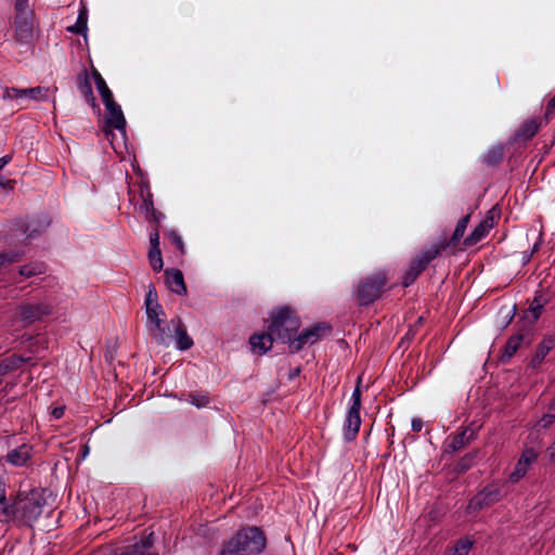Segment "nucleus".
<instances>
[{"label":"nucleus","mask_w":555,"mask_h":555,"mask_svg":"<svg viewBox=\"0 0 555 555\" xmlns=\"http://www.w3.org/2000/svg\"><path fill=\"white\" fill-rule=\"evenodd\" d=\"M266 544L267 539L260 528L247 527L223 542L220 555H258L263 552Z\"/></svg>","instance_id":"1"},{"label":"nucleus","mask_w":555,"mask_h":555,"mask_svg":"<svg viewBox=\"0 0 555 555\" xmlns=\"http://www.w3.org/2000/svg\"><path fill=\"white\" fill-rule=\"evenodd\" d=\"M47 501L43 491L33 489L29 492H18L12 501V509L14 516L11 521L23 526L31 527L33 524L41 516Z\"/></svg>","instance_id":"2"},{"label":"nucleus","mask_w":555,"mask_h":555,"mask_svg":"<svg viewBox=\"0 0 555 555\" xmlns=\"http://www.w3.org/2000/svg\"><path fill=\"white\" fill-rule=\"evenodd\" d=\"M269 321V330L275 334L276 340L287 344L291 349L293 336L301 326V320L296 309L288 305L280 306L271 311Z\"/></svg>","instance_id":"3"},{"label":"nucleus","mask_w":555,"mask_h":555,"mask_svg":"<svg viewBox=\"0 0 555 555\" xmlns=\"http://www.w3.org/2000/svg\"><path fill=\"white\" fill-rule=\"evenodd\" d=\"M389 278L386 271H376L359 280L352 296L359 307H369L386 291Z\"/></svg>","instance_id":"4"},{"label":"nucleus","mask_w":555,"mask_h":555,"mask_svg":"<svg viewBox=\"0 0 555 555\" xmlns=\"http://www.w3.org/2000/svg\"><path fill=\"white\" fill-rule=\"evenodd\" d=\"M14 10L13 38L18 44H28L34 39L35 13L29 9L28 3H15Z\"/></svg>","instance_id":"5"},{"label":"nucleus","mask_w":555,"mask_h":555,"mask_svg":"<svg viewBox=\"0 0 555 555\" xmlns=\"http://www.w3.org/2000/svg\"><path fill=\"white\" fill-rule=\"evenodd\" d=\"M440 256L441 253L439 248L434 244L429 248L422 250L414 259L411 260L406 272L402 276V286L409 287L412 285L422 272L427 269L429 263Z\"/></svg>","instance_id":"6"},{"label":"nucleus","mask_w":555,"mask_h":555,"mask_svg":"<svg viewBox=\"0 0 555 555\" xmlns=\"http://www.w3.org/2000/svg\"><path fill=\"white\" fill-rule=\"evenodd\" d=\"M333 331V327L327 322H317L312 326L302 330L293 341H291V352H299L305 345H313L320 339L328 336Z\"/></svg>","instance_id":"7"},{"label":"nucleus","mask_w":555,"mask_h":555,"mask_svg":"<svg viewBox=\"0 0 555 555\" xmlns=\"http://www.w3.org/2000/svg\"><path fill=\"white\" fill-rule=\"evenodd\" d=\"M501 215L500 208L498 206L492 207L488 210L486 217L474 228L469 235H467L462 244L464 248H469L478 244L482 238H485L489 231L494 227L495 219H499Z\"/></svg>","instance_id":"8"},{"label":"nucleus","mask_w":555,"mask_h":555,"mask_svg":"<svg viewBox=\"0 0 555 555\" xmlns=\"http://www.w3.org/2000/svg\"><path fill=\"white\" fill-rule=\"evenodd\" d=\"M501 488L495 483L487 485L481 491L475 494L468 502V512H478L489 508L502 500Z\"/></svg>","instance_id":"9"},{"label":"nucleus","mask_w":555,"mask_h":555,"mask_svg":"<svg viewBox=\"0 0 555 555\" xmlns=\"http://www.w3.org/2000/svg\"><path fill=\"white\" fill-rule=\"evenodd\" d=\"M53 307L48 302H26L18 307L20 320L24 326H29L35 322L52 314Z\"/></svg>","instance_id":"10"},{"label":"nucleus","mask_w":555,"mask_h":555,"mask_svg":"<svg viewBox=\"0 0 555 555\" xmlns=\"http://www.w3.org/2000/svg\"><path fill=\"white\" fill-rule=\"evenodd\" d=\"M470 217H472V211L466 214L464 217H462L457 221L456 227L453 231V234L451 235L450 238H443L434 244L436 247L439 248L441 254H442V251H444L447 249H451L452 253H454L456 250L457 246L460 245V243L465 234L466 228L470 221Z\"/></svg>","instance_id":"11"},{"label":"nucleus","mask_w":555,"mask_h":555,"mask_svg":"<svg viewBox=\"0 0 555 555\" xmlns=\"http://www.w3.org/2000/svg\"><path fill=\"white\" fill-rule=\"evenodd\" d=\"M543 121V118H528L524 120L509 138L508 143L511 145L515 143H527L537 134Z\"/></svg>","instance_id":"12"},{"label":"nucleus","mask_w":555,"mask_h":555,"mask_svg":"<svg viewBox=\"0 0 555 555\" xmlns=\"http://www.w3.org/2000/svg\"><path fill=\"white\" fill-rule=\"evenodd\" d=\"M49 89L44 87H34V88H27V89H18L14 87H5L3 89L2 98L4 100H14V99H21L23 96H26L30 100H47L48 98Z\"/></svg>","instance_id":"13"},{"label":"nucleus","mask_w":555,"mask_h":555,"mask_svg":"<svg viewBox=\"0 0 555 555\" xmlns=\"http://www.w3.org/2000/svg\"><path fill=\"white\" fill-rule=\"evenodd\" d=\"M141 197L142 204L140 205V210L145 214V218L149 222L160 227V222L165 216L154 207L153 194L147 185L141 189Z\"/></svg>","instance_id":"14"},{"label":"nucleus","mask_w":555,"mask_h":555,"mask_svg":"<svg viewBox=\"0 0 555 555\" xmlns=\"http://www.w3.org/2000/svg\"><path fill=\"white\" fill-rule=\"evenodd\" d=\"M104 105L106 108V127L124 131L126 129V119L120 106L115 102V100H112Z\"/></svg>","instance_id":"15"},{"label":"nucleus","mask_w":555,"mask_h":555,"mask_svg":"<svg viewBox=\"0 0 555 555\" xmlns=\"http://www.w3.org/2000/svg\"><path fill=\"white\" fill-rule=\"evenodd\" d=\"M76 81L78 90L81 92L87 103H89L90 106L100 114L101 109L93 94L90 75L86 68L77 75Z\"/></svg>","instance_id":"16"},{"label":"nucleus","mask_w":555,"mask_h":555,"mask_svg":"<svg viewBox=\"0 0 555 555\" xmlns=\"http://www.w3.org/2000/svg\"><path fill=\"white\" fill-rule=\"evenodd\" d=\"M167 287L177 295L185 296L188 294L183 273L180 269H166L164 272Z\"/></svg>","instance_id":"17"},{"label":"nucleus","mask_w":555,"mask_h":555,"mask_svg":"<svg viewBox=\"0 0 555 555\" xmlns=\"http://www.w3.org/2000/svg\"><path fill=\"white\" fill-rule=\"evenodd\" d=\"M33 459V446L23 443L5 455V461L13 466H26Z\"/></svg>","instance_id":"18"},{"label":"nucleus","mask_w":555,"mask_h":555,"mask_svg":"<svg viewBox=\"0 0 555 555\" xmlns=\"http://www.w3.org/2000/svg\"><path fill=\"white\" fill-rule=\"evenodd\" d=\"M361 426L360 410L348 409L344 423V439L347 442L353 441Z\"/></svg>","instance_id":"19"},{"label":"nucleus","mask_w":555,"mask_h":555,"mask_svg":"<svg viewBox=\"0 0 555 555\" xmlns=\"http://www.w3.org/2000/svg\"><path fill=\"white\" fill-rule=\"evenodd\" d=\"M274 340H276L275 334H273L269 328L267 332L255 333L249 337V344L253 351L260 356L264 354L272 348Z\"/></svg>","instance_id":"20"},{"label":"nucleus","mask_w":555,"mask_h":555,"mask_svg":"<svg viewBox=\"0 0 555 555\" xmlns=\"http://www.w3.org/2000/svg\"><path fill=\"white\" fill-rule=\"evenodd\" d=\"M47 227L48 223L43 224L36 219L20 218L14 221L12 229L14 231L21 232L22 234H25L26 238H31L35 235L41 233Z\"/></svg>","instance_id":"21"},{"label":"nucleus","mask_w":555,"mask_h":555,"mask_svg":"<svg viewBox=\"0 0 555 555\" xmlns=\"http://www.w3.org/2000/svg\"><path fill=\"white\" fill-rule=\"evenodd\" d=\"M147 330L151 337L156 341V344L168 346L169 343L171 341L172 335L170 333V328L163 319L152 324H147Z\"/></svg>","instance_id":"22"},{"label":"nucleus","mask_w":555,"mask_h":555,"mask_svg":"<svg viewBox=\"0 0 555 555\" xmlns=\"http://www.w3.org/2000/svg\"><path fill=\"white\" fill-rule=\"evenodd\" d=\"M476 438V430L472 426L465 427L461 433L453 436L448 444V452H457Z\"/></svg>","instance_id":"23"},{"label":"nucleus","mask_w":555,"mask_h":555,"mask_svg":"<svg viewBox=\"0 0 555 555\" xmlns=\"http://www.w3.org/2000/svg\"><path fill=\"white\" fill-rule=\"evenodd\" d=\"M33 358L30 357H23L18 354H11L3 360L0 361V380L2 382V378L13 372L20 369L25 363H30Z\"/></svg>","instance_id":"24"},{"label":"nucleus","mask_w":555,"mask_h":555,"mask_svg":"<svg viewBox=\"0 0 555 555\" xmlns=\"http://www.w3.org/2000/svg\"><path fill=\"white\" fill-rule=\"evenodd\" d=\"M33 358L30 357H23L18 354H11L3 360L0 361V380L2 382V378L13 372L20 369L25 363H30Z\"/></svg>","instance_id":"25"},{"label":"nucleus","mask_w":555,"mask_h":555,"mask_svg":"<svg viewBox=\"0 0 555 555\" xmlns=\"http://www.w3.org/2000/svg\"><path fill=\"white\" fill-rule=\"evenodd\" d=\"M173 326L177 338V347L179 350H189L193 346V339L188 335L185 325L179 317L170 321Z\"/></svg>","instance_id":"26"},{"label":"nucleus","mask_w":555,"mask_h":555,"mask_svg":"<svg viewBox=\"0 0 555 555\" xmlns=\"http://www.w3.org/2000/svg\"><path fill=\"white\" fill-rule=\"evenodd\" d=\"M14 498L7 496V483L0 479V521L10 522V519L14 516L12 509V501Z\"/></svg>","instance_id":"27"},{"label":"nucleus","mask_w":555,"mask_h":555,"mask_svg":"<svg viewBox=\"0 0 555 555\" xmlns=\"http://www.w3.org/2000/svg\"><path fill=\"white\" fill-rule=\"evenodd\" d=\"M555 346V338L554 337H546L544 338L537 347L535 353L533 358L530 361V365L532 367L539 366L545 357L548 354V352L554 348Z\"/></svg>","instance_id":"28"},{"label":"nucleus","mask_w":555,"mask_h":555,"mask_svg":"<svg viewBox=\"0 0 555 555\" xmlns=\"http://www.w3.org/2000/svg\"><path fill=\"white\" fill-rule=\"evenodd\" d=\"M525 335L521 333H518L516 335L511 336L505 346L504 351L501 356V362L507 363L514 354L517 352L518 348L520 347L521 341L524 340Z\"/></svg>","instance_id":"29"},{"label":"nucleus","mask_w":555,"mask_h":555,"mask_svg":"<svg viewBox=\"0 0 555 555\" xmlns=\"http://www.w3.org/2000/svg\"><path fill=\"white\" fill-rule=\"evenodd\" d=\"M547 302H548V299L542 295V292L537 291L532 301L530 302L529 309H528V312H530L531 317H532V321H531L532 324H534L540 319L543 308L545 307V305Z\"/></svg>","instance_id":"30"},{"label":"nucleus","mask_w":555,"mask_h":555,"mask_svg":"<svg viewBox=\"0 0 555 555\" xmlns=\"http://www.w3.org/2000/svg\"><path fill=\"white\" fill-rule=\"evenodd\" d=\"M504 158V145L499 144L488 150L483 156V164L488 167L498 166Z\"/></svg>","instance_id":"31"},{"label":"nucleus","mask_w":555,"mask_h":555,"mask_svg":"<svg viewBox=\"0 0 555 555\" xmlns=\"http://www.w3.org/2000/svg\"><path fill=\"white\" fill-rule=\"evenodd\" d=\"M87 21H88V11L85 7H82L79 10V14L77 17V21L74 25L68 26L66 28L67 31L77 34V35H83L86 36L87 33Z\"/></svg>","instance_id":"32"},{"label":"nucleus","mask_w":555,"mask_h":555,"mask_svg":"<svg viewBox=\"0 0 555 555\" xmlns=\"http://www.w3.org/2000/svg\"><path fill=\"white\" fill-rule=\"evenodd\" d=\"M478 453L479 452L477 450H475V451H472V452L465 454L463 457H461L459 460V462L455 465L454 470L457 474H463V473L467 472L468 469H470L476 464Z\"/></svg>","instance_id":"33"},{"label":"nucleus","mask_w":555,"mask_h":555,"mask_svg":"<svg viewBox=\"0 0 555 555\" xmlns=\"http://www.w3.org/2000/svg\"><path fill=\"white\" fill-rule=\"evenodd\" d=\"M47 266L41 261L30 262L20 268V274L25 278L43 274Z\"/></svg>","instance_id":"34"},{"label":"nucleus","mask_w":555,"mask_h":555,"mask_svg":"<svg viewBox=\"0 0 555 555\" xmlns=\"http://www.w3.org/2000/svg\"><path fill=\"white\" fill-rule=\"evenodd\" d=\"M145 309L156 308L158 311H162V305L158 302V295L156 287L153 283H150L147 286V293L145 295Z\"/></svg>","instance_id":"35"},{"label":"nucleus","mask_w":555,"mask_h":555,"mask_svg":"<svg viewBox=\"0 0 555 555\" xmlns=\"http://www.w3.org/2000/svg\"><path fill=\"white\" fill-rule=\"evenodd\" d=\"M537 459H538V453L532 448H527L522 451L516 465L528 470L529 466L533 462H535Z\"/></svg>","instance_id":"36"},{"label":"nucleus","mask_w":555,"mask_h":555,"mask_svg":"<svg viewBox=\"0 0 555 555\" xmlns=\"http://www.w3.org/2000/svg\"><path fill=\"white\" fill-rule=\"evenodd\" d=\"M186 397V400L196 408H204L210 402L209 396L206 392H189Z\"/></svg>","instance_id":"37"},{"label":"nucleus","mask_w":555,"mask_h":555,"mask_svg":"<svg viewBox=\"0 0 555 555\" xmlns=\"http://www.w3.org/2000/svg\"><path fill=\"white\" fill-rule=\"evenodd\" d=\"M150 264L155 272H159L163 269L164 262L162 258L160 249H151L147 254Z\"/></svg>","instance_id":"38"},{"label":"nucleus","mask_w":555,"mask_h":555,"mask_svg":"<svg viewBox=\"0 0 555 555\" xmlns=\"http://www.w3.org/2000/svg\"><path fill=\"white\" fill-rule=\"evenodd\" d=\"M425 319L424 317H418L417 320L413 325H410L408 332L405 333L404 337L401 340V344L410 343L414 339L416 333L418 332L420 327L424 325Z\"/></svg>","instance_id":"39"},{"label":"nucleus","mask_w":555,"mask_h":555,"mask_svg":"<svg viewBox=\"0 0 555 555\" xmlns=\"http://www.w3.org/2000/svg\"><path fill=\"white\" fill-rule=\"evenodd\" d=\"M472 546L473 541H470L468 538H463L455 543L453 552H455V555H468Z\"/></svg>","instance_id":"40"},{"label":"nucleus","mask_w":555,"mask_h":555,"mask_svg":"<svg viewBox=\"0 0 555 555\" xmlns=\"http://www.w3.org/2000/svg\"><path fill=\"white\" fill-rule=\"evenodd\" d=\"M24 255V251L0 253V267H2L4 263L17 262L23 258Z\"/></svg>","instance_id":"41"},{"label":"nucleus","mask_w":555,"mask_h":555,"mask_svg":"<svg viewBox=\"0 0 555 555\" xmlns=\"http://www.w3.org/2000/svg\"><path fill=\"white\" fill-rule=\"evenodd\" d=\"M361 382H362V378L361 376L358 377V380H357V385L354 387V390L352 392V403L350 405L349 409H356V410H360L361 409V397H362V392H361Z\"/></svg>","instance_id":"42"},{"label":"nucleus","mask_w":555,"mask_h":555,"mask_svg":"<svg viewBox=\"0 0 555 555\" xmlns=\"http://www.w3.org/2000/svg\"><path fill=\"white\" fill-rule=\"evenodd\" d=\"M167 236L169 241L178 248L181 255L185 254V247L182 241V237L175 230H170L167 232Z\"/></svg>","instance_id":"43"},{"label":"nucleus","mask_w":555,"mask_h":555,"mask_svg":"<svg viewBox=\"0 0 555 555\" xmlns=\"http://www.w3.org/2000/svg\"><path fill=\"white\" fill-rule=\"evenodd\" d=\"M96 89H98L104 104L114 100L113 93L109 90V88L107 87L106 82L100 83V86H98Z\"/></svg>","instance_id":"44"},{"label":"nucleus","mask_w":555,"mask_h":555,"mask_svg":"<svg viewBox=\"0 0 555 555\" xmlns=\"http://www.w3.org/2000/svg\"><path fill=\"white\" fill-rule=\"evenodd\" d=\"M146 317H147V324H152L158 320H160L162 315H164V309L162 308V311H158L156 308H149L145 309Z\"/></svg>","instance_id":"45"},{"label":"nucleus","mask_w":555,"mask_h":555,"mask_svg":"<svg viewBox=\"0 0 555 555\" xmlns=\"http://www.w3.org/2000/svg\"><path fill=\"white\" fill-rule=\"evenodd\" d=\"M150 248L160 249L159 247V227L155 224L154 229L150 233Z\"/></svg>","instance_id":"46"},{"label":"nucleus","mask_w":555,"mask_h":555,"mask_svg":"<svg viewBox=\"0 0 555 555\" xmlns=\"http://www.w3.org/2000/svg\"><path fill=\"white\" fill-rule=\"evenodd\" d=\"M555 112V95L548 101L543 116L544 124H548Z\"/></svg>","instance_id":"47"},{"label":"nucleus","mask_w":555,"mask_h":555,"mask_svg":"<svg viewBox=\"0 0 555 555\" xmlns=\"http://www.w3.org/2000/svg\"><path fill=\"white\" fill-rule=\"evenodd\" d=\"M526 469L516 465L514 472L509 475V479L513 482H517L520 478H522L526 475Z\"/></svg>","instance_id":"48"},{"label":"nucleus","mask_w":555,"mask_h":555,"mask_svg":"<svg viewBox=\"0 0 555 555\" xmlns=\"http://www.w3.org/2000/svg\"><path fill=\"white\" fill-rule=\"evenodd\" d=\"M555 422V418H553L552 414L545 413L539 421V425H541L543 428H546L551 426Z\"/></svg>","instance_id":"49"},{"label":"nucleus","mask_w":555,"mask_h":555,"mask_svg":"<svg viewBox=\"0 0 555 555\" xmlns=\"http://www.w3.org/2000/svg\"><path fill=\"white\" fill-rule=\"evenodd\" d=\"M91 75L94 80L95 87L100 86V83H105L104 78L102 77V75L99 73V70L96 68L92 67Z\"/></svg>","instance_id":"50"},{"label":"nucleus","mask_w":555,"mask_h":555,"mask_svg":"<svg viewBox=\"0 0 555 555\" xmlns=\"http://www.w3.org/2000/svg\"><path fill=\"white\" fill-rule=\"evenodd\" d=\"M91 75L94 80L95 87L100 86V83H105L104 78L102 77V75L99 73V70L96 68L92 67Z\"/></svg>","instance_id":"51"},{"label":"nucleus","mask_w":555,"mask_h":555,"mask_svg":"<svg viewBox=\"0 0 555 555\" xmlns=\"http://www.w3.org/2000/svg\"><path fill=\"white\" fill-rule=\"evenodd\" d=\"M15 185V180L0 178V186L8 190H13Z\"/></svg>","instance_id":"52"},{"label":"nucleus","mask_w":555,"mask_h":555,"mask_svg":"<svg viewBox=\"0 0 555 555\" xmlns=\"http://www.w3.org/2000/svg\"><path fill=\"white\" fill-rule=\"evenodd\" d=\"M412 430L415 433H420L423 428V421L418 417L412 420L411 423Z\"/></svg>","instance_id":"53"},{"label":"nucleus","mask_w":555,"mask_h":555,"mask_svg":"<svg viewBox=\"0 0 555 555\" xmlns=\"http://www.w3.org/2000/svg\"><path fill=\"white\" fill-rule=\"evenodd\" d=\"M64 406H56L52 410V415L55 418H61L64 415Z\"/></svg>","instance_id":"54"},{"label":"nucleus","mask_w":555,"mask_h":555,"mask_svg":"<svg viewBox=\"0 0 555 555\" xmlns=\"http://www.w3.org/2000/svg\"><path fill=\"white\" fill-rule=\"evenodd\" d=\"M12 159L11 155H4L0 158V170L4 168Z\"/></svg>","instance_id":"55"},{"label":"nucleus","mask_w":555,"mask_h":555,"mask_svg":"<svg viewBox=\"0 0 555 555\" xmlns=\"http://www.w3.org/2000/svg\"><path fill=\"white\" fill-rule=\"evenodd\" d=\"M547 413L552 414L553 418H555V396H554V399L552 400V402L548 405Z\"/></svg>","instance_id":"56"},{"label":"nucleus","mask_w":555,"mask_h":555,"mask_svg":"<svg viewBox=\"0 0 555 555\" xmlns=\"http://www.w3.org/2000/svg\"><path fill=\"white\" fill-rule=\"evenodd\" d=\"M551 460H555V441L547 449Z\"/></svg>","instance_id":"57"},{"label":"nucleus","mask_w":555,"mask_h":555,"mask_svg":"<svg viewBox=\"0 0 555 555\" xmlns=\"http://www.w3.org/2000/svg\"><path fill=\"white\" fill-rule=\"evenodd\" d=\"M299 372H300V369H299V367H297L294 372H292V373L289 374V378H291V379H292V378H294L295 376H297V375L299 374Z\"/></svg>","instance_id":"58"},{"label":"nucleus","mask_w":555,"mask_h":555,"mask_svg":"<svg viewBox=\"0 0 555 555\" xmlns=\"http://www.w3.org/2000/svg\"><path fill=\"white\" fill-rule=\"evenodd\" d=\"M538 249H539V244H538V243H535V244L533 245V247H532V249H531V253H530V254H531V255H532V254H534L535 251H538Z\"/></svg>","instance_id":"59"},{"label":"nucleus","mask_w":555,"mask_h":555,"mask_svg":"<svg viewBox=\"0 0 555 555\" xmlns=\"http://www.w3.org/2000/svg\"><path fill=\"white\" fill-rule=\"evenodd\" d=\"M20 2H21L22 4L28 3V1H27V0H15V3H20Z\"/></svg>","instance_id":"60"},{"label":"nucleus","mask_w":555,"mask_h":555,"mask_svg":"<svg viewBox=\"0 0 555 555\" xmlns=\"http://www.w3.org/2000/svg\"><path fill=\"white\" fill-rule=\"evenodd\" d=\"M531 257V254L529 256H525V259H527V261L530 259Z\"/></svg>","instance_id":"61"}]
</instances>
